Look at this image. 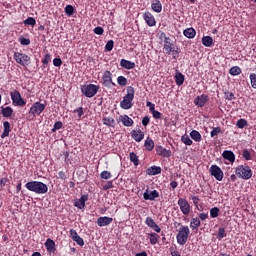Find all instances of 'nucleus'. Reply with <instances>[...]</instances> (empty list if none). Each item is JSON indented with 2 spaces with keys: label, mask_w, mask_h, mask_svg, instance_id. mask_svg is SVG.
<instances>
[{
  "label": "nucleus",
  "mask_w": 256,
  "mask_h": 256,
  "mask_svg": "<svg viewBox=\"0 0 256 256\" xmlns=\"http://www.w3.org/2000/svg\"><path fill=\"white\" fill-rule=\"evenodd\" d=\"M14 60L22 67H27V65H29V63L31 62V57H29V55L25 53L15 52Z\"/></svg>",
  "instance_id": "1a4fd4ad"
},
{
  "label": "nucleus",
  "mask_w": 256,
  "mask_h": 256,
  "mask_svg": "<svg viewBox=\"0 0 256 256\" xmlns=\"http://www.w3.org/2000/svg\"><path fill=\"white\" fill-rule=\"evenodd\" d=\"M160 39L164 40L163 51L166 55H172L173 59H179V48L175 49V44L173 40L165 34V32H161Z\"/></svg>",
  "instance_id": "f257e3e1"
},
{
  "label": "nucleus",
  "mask_w": 256,
  "mask_h": 256,
  "mask_svg": "<svg viewBox=\"0 0 256 256\" xmlns=\"http://www.w3.org/2000/svg\"><path fill=\"white\" fill-rule=\"evenodd\" d=\"M144 147L146 151H152L153 149H155V142L153 141V139H151V137H148L145 140Z\"/></svg>",
  "instance_id": "2f4dec72"
},
{
  "label": "nucleus",
  "mask_w": 256,
  "mask_h": 256,
  "mask_svg": "<svg viewBox=\"0 0 256 256\" xmlns=\"http://www.w3.org/2000/svg\"><path fill=\"white\" fill-rule=\"evenodd\" d=\"M235 173L239 179H244L245 181L253 177V170L247 165H238L235 169Z\"/></svg>",
  "instance_id": "20e7f679"
},
{
  "label": "nucleus",
  "mask_w": 256,
  "mask_h": 256,
  "mask_svg": "<svg viewBox=\"0 0 256 256\" xmlns=\"http://www.w3.org/2000/svg\"><path fill=\"white\" fill-rule=\"evenodd\" d=\"M102 85L106 89H111V87H117V84L113 82V74L109 70H105L102 75Z\"/></svg>",
  "instance_id": "0eeeda50"
},
{
  "label": "nucleus",
  "mask_w": 256,
  "mask_h": 256,
  "mask_svg": "<svg viewBox=\"0 0 256 256\" xmlns=\"http://www.w3.org/2000/svg\"><path fill=\"white\" fill-rule=\"evenodd\" d=\"M19 43H20V45H25V46L31 45V39L25 38V37H20Z\"/></svg>",
  "instance_id": "864d4df0"
},
{
  "label": "nucleus",
  "mask_w": 256,
  "mask_h": 256,
  "mask_svg": "<svg viewBox=\"0 0 256 256\" xmlns=\"http://www.w3.org/2000/svg\"><path fill=\"white\" fill-rule=\"evenodd\" d=\"M45 247L48 253H54L55 251V241L53 239L48 238L45 242Z\"/></svg>",
  "instance_id": "c85d7f7f"
},
{
  "label": "nucleus",
  "mask_w": 256,
  "mask_h": 256,
  "mask_svg": "<svg viewBox=\"0 0 256 256\" xmlns=\"http://www.w3.org/2000/svg\"><path fill=\"white\" fill-rule=\"evenodd\" d=\"M120 121H122L124 127H133V119L127 115L120 116Z\"/></svg>",
  "instance_id": "7c9ffc66"
},
{
  "label": "nucleus",
  "mask_w": 256,
  "mask_h": 256,
  "mask_svg": "<svg viewBox=\"0 0 256 256\" xmlns=\"http://www.w3.org/2000/svg\"><path fill=\"white\" fill-rule=\"evenodd\" d=\"M109 189H113V181H107L103 186V191H109Z\"/></svg>",
  "instance_id": "052dcab7"
},
{
  "label": "nucleus",
  "mask_w": 256,
  "mask_h": 256,
  "mask_svg": "<svg viewBox=\"0 0 256 256\" xmlns=\"http://www.w3.org/2000/svg\"><path fill=\"white\" fill-rule=\"evenodd\" d=\"M159 197V192L157 190L149 191V189H146L143 198L145 201H155Z\"/></svg>",
  "instance_id": "4468645a"
},
{
  "label": "nucleus",
  "mask_w": 256,
  "mask_h": 256,
  "mask_svg": "<svg viewBox=\"0 0 256 256\" xmlns=\"http://www.w3.org/2000/svg\"><path fill=\"white\" fill-rule=\"evenodd\" d=\"M249 79H250V84H251L252 89H256V74L251 73L249 75Z\"/></svg>",
  "instance_id": "de8ad7c7"
},
{
  "label": "nucleus",
  "mask_w": 256,
  "mask_h": 256,
  "mask_svg": "<svg viewBox=\"0 0 256 256\" xmlns=\"http://www.w3.org/2000/svg\"><path fill=\"white\" fill-rule=\"evenodd\" d=\"M150 121H151V118H149V116H145V117H143V119H142V125H143L144 127H147V125H149Z\"/></svg>",
  "instance_id": "774afa93"
},
{
  "label": "nucleus",
  "mask_w": 256,
  "mask_h": 256,
  "mask_svg": "<svg viewBox=\"0 0 256 256\" xmlns=\"http://www.w3.org/2000/svg\"><path fill=\"white\" fill-rule=\"evenodd\" d=\"M112 175L111 172L104 170L100 173V179H111Z\"/></svg>",
  "instance_id": "09e8293b"
},
{
  "label": "nucleus",
  "mask_w": 256,
  "mask_h": 256,
  "mask_svg": "<svg viewBox=\"0 0 256 256\" xmlns=\"http://www.w3.org/2000/svg\"><path fill=\"white\" fill-rule=\"evenodd\" d=\"M145 223L147 227H150V229H153L155 233H161V227H159V225L155 223V220H153V218L147 217L145 220Z\"/></svg>",
  "instance_id": "a211bd4d"
},
{
  "label": "nucleus",
  "mask_w": 256,
  "mask_h": 256,
  "mask_svg": "<svg viewBox=\"0 0 256 256\" xmlns=\"http://www.w3.org/2000/svg\"><path fill=\"white\" fill-rule=\"evenodd\" d=\"M127 94L123 97V100L120 102L121 109H131L133 107V99H135V88L133 86H128Z\"/></svg>",
  "instance_id": "7ed1b4c3"
},
{
  "label": "nucleus",
  "mask_w": 256,
  "mask_h": 256,
  "mask_svg": "<svg viewBox=\"0 0 256 256\" xmlns=\"http://www.w3.org/2000/svg\"><path fill=\"white\" fill-rule=\"evenodd\" d=\"M191 230H189V226H181L176 235V240L178 245H185L189 239V235Z\"/></svg>",
  "instance_id": "39448f33"
},
{
  "label": "nucleus",
  "mask_w": 256,
  "mask_h": 256,
  "mask_svg": "<svg viewBox=\"0 0 256 256\" xmlns=\"http://www.w3.org/2000/svg\"><path fill=\"white\" fill-rule=\"evenodd\" d=\"M73 241H75V243H77V245H79L80 247H83V245H85V241L79 235Z\"/></svg>",
  "instance_id": "680f3d73"
},
{
  "label": "nucleus",
  "mask_w": 256,
  "mask_h": 256,
  "mask_svg": "<svg viewBox=\"0 0 256 256\" xmlns=\"http://www.w3.org/2000/svg\"><path fill=\"white\" fill-rule=\"evenodd\" d=\"M42 63L43 65H49L51 63V54H45Z\"/></svg>",
  "instance_id": "6e6d98bb"
},
{
  "label": "nucleus",
  "mask_w": 256,
  "mask_h": 256,
  "mask_svg": "<svg viewBox=\"0 0 256 256\" xmlns=\"http://www.w3.org/2000/svg\"><path fill=\"white\" fill-rule=\"evenodd\" d=\"M120 67L123 69H135V62H131L129 60L121 59L120 61Z\"/></svg>",
  "instance_id": "393cba45"
},
{
  "label": "nucleus",
  "mask_w": 256,
  "mask_h": 256,
  "mask_svg": "<svg viewBox=\"0 0 256 256\" xmlns=\"http://www.w3.org/2000/svg\"><path fill=\"white\" fill-rule=\"evenodd\" d=\"M102 121L104 125H107V127H113L115 125V119L112 117L103 118Z\"/></svg>",
  "instance_id": "58836bf2"
},
{
  "label": "nucleus",
  "mask_w": 256,
  "mask_h": 256,
  "mask_svg": "<svg viewBox=\"0 0 256 256\" xmlns=\"http://www.w3.org/2000/svg\"><path fill=\"white\" fill-rule=\"evenodd\" d=\"M224 237H227V233H225V228H219L217 239L221 240L224 239Z\"/></svg>",
  "instance_id": "3c124183"
},
{
  "label": "nucleus",
  "mask_w": 256,
  "mask_h": 256,
  "mask_svg": "<svg viewBox=\"0 0 256 256\" xmlns=\"http://www.w3.org/2000/svg\"><path fill=\"white\" fill-rule=\"evenodd\" d=\"M209 99V95L202 94L194 98V105H196V107L203 108L207 103H209Z\"/></svg>",
  "instance_id": "ddd939ff"
},
{
  "label": "nucleus",
  "mask_w": 256,
  "mask_h": 256,
  "mask_svg": "<svg viewBox=\"0 0 256 256\" xmlns=\"http://www.w3.org/2000/svg\"><path fill=\"white\" fill-rule=\"evenodd\" d=\"M183 35L186 36L187 39H195V35H197V31H195L193 27H190L183 31Z\"/></svg>",
  "instance_id": "c756f323"
},
{
  "label": "nucleus",
  "mask_w": 256,
  "mask_h": 256,
  "mask_svg": "<svg viewBox=\"0 0 256 256\" xmlns=\"http://www.w3.org/2000/svg\"><path fill=\"white\" fill-rule=\"evenodd\" d=\"M155 151L157 155H159V157H167V158L171 157V150H167L163 148V146L161 145H156Z\"/></svg>",
  "instance_id": "6ab92c4d"
},
{
  "label": "nucleus",
  "mask_w": 256,
  "mask_h": 256,
  "mask_svg": "<svg viewBox=\"0 0 256 256\" xmlns=\"http://www.w3.org/2000/svg\"><path fill=\"white\" fill-rule=\"evenodd\" d=\"M59 129H63V122L56 121L51 129V133H56Z\"/></svg>",
  "instance_id": "a19ab883"
},
{
  "label": "nucleus",
  "mask_w": 256,
  "mask_h": 256,
  "mask_svg": "<svg viewBox=\"0 0 256 256\" xmlns=\"http://www.w3.org/2000/svg\"><path fill=\"white\" fill-rule=\"evenodd\" d=\"M148 235L150 237V244L151 245H157V243H159V239H160L159 234L153 232V233H150Z\"/></svg>",
  "instance_id": "f704fd0d"
},
{
  "label": "nucleus",
  "mask_w": 256,
  "mask_h": 256,
  "mask_svg": "<svg viewBox=\"0 0 256 256\" xmlns=\"http://www.w3.org/2000/svg\"><path fill=\"white\" fill-rule=\"evenodd\" d=\"M151 9L154 13H161L163 11V4L159 0H152Z\"/></svg>",
  "instance_id": "412c9836"
},
{
  "label": "nucleus",
  "mask_w": 256,
  "mask_h": 256,
  "mask_svg": "<svg viewBox=\"0 0 256 256\" xmlns=\"http://www.w3.org/2000/svg\"><path fill=\"white\" fill-rule=\"evenodd\" d=\"M223 159H226V161H229L230 163H235V153L231 150H225L222 153Z\"/></svg>",
  "instance_id": "4be33fe9"
},
{
  "label": "nucleus",
  "mask_w": 256,
  "mask_h": 256,
  "mask_svg": "<svg viewBox=\"0 0 256 256\" xmlns=\"http://www.w3.org/2000/svg\"><path fill=\"white\" fill-rule=\"evenodd\" d=\"M64 11L68 17H72L73 13H75V8L72 5H66Z\"/></svg>",
  "instance_id": "37998d69"
},
{
  "label": "nucleus",
  "mask_w": 256,
  "mask_h": 256,
  "mask_svg": "<svg viewBox=\"0 0 256 256\" xmlns=\"http://www.w3.org/2000/svg\"><path fill=\"white\" fill-rule=\"evenodd\" d=\"M229 73H230V75L235 77L237 75H241V69L239 68V66H234V67L230 68Z\"/></svg>",
  "instance_id": "79ce46f5"
},
{
  "label": "nucleus",
  "mask_w": 256,
  "mask_h": 256,
  "mask_svg": "<svg viewBox=\"0 0 256 256\" xmlns=\"http://www.w3.org/2000/svg\"><path fill=\"white\" fill-rule=\"evenodd\" d=\"M78 236H79V234L77 233V230H75V229L70 230V237H71L72 241H74Z\"/></svg>",
  "instance_id": "0e129e2a"
},
{
  "label": "nucleus",
  "mask_w": 256,
  "mask_h": 256,
  "mask_svg": "<svg viewBox=\"0 0 256 256\" xmlns=\"http://www.w3.org/2000/svg\"><path fill=\"white\" fill-rule=\"evenodd\" d=\"M219 133H223L221 128L220 127H214L212 129V131L210 132V137H212V139H218Z\"/></svg>",
  "instance_id": "e433bc0d"
},
{
  "label": "nucleus",
  "mask_w": 256,
  "mask_h": 256,
  "mask_svg": "<svg viewBox=\"0 0 256 256\" xmlns=\"http://www.w3.org/2000/svg\"><path fill=\"white\" fill-rule=\"evenodd\" d=\"M152 115H153L154 119H161V117H163V114L157 110H154L152 112Z\"/></svg>",
  "instance_id": "338daca9"
},
{
  "label": "nucleus",
  "mask_w": 256,
  "mask_h": 256,
  "mask_svg": "<svg viewBox=\"0 0 256 256\" xmlns=\"http://www.w3.org/2000/svg\"><path fill=\"white\" fill-rule=\"evenodd\" d=\"M209 173L212 177H214V179H216V181H223V177L225 174L218 165H212L209 168Z\"/></svg>",
  "instance_id": "9b49d317"
},
{
  "label": "nucleus",
  "mask_w": 256,
  "mask_h": 256,
  "mask_svg": "<svg viewBox=\"0 0 256 256\" xmlns=\"http://www.w3.org/2000/svg\"><path fill=\"white\" fill-rule=\"evenodd\" d=\"M178 206L180 208L181 213H183V215H189V213H191V205L189 204L187 199L179 198Z\"/></svg>",
  "instance_id": "f8f14e48"
},
{
  "label": "nucleus",
  "mask_w": 256,
  "mask_h": 256,
  "mask_svg": "<svg viewBox=\"0 0 256 256\" xmlns=\"http://www.w3.org/2000/svg\"><path fill=\"white\" fill-rule=\"evenodd\" d=\"M161 174V167L160 166H151L146 170V175H159Z\"/></svg>",
  "instance_id": "bb28decb"
},
{
  "label": "nucleus",
  "mask_w": 256,
  "mask_h": 256,
  "mask_svg": "<svg viewBox=\"0 0 256 256\" xmlns=\"http://www.w3.org/2000/svg\"><path fill=\"white\" fill-rule=\"evenodd\" d=\"M99 89H101L99 85L87 84L81 87V93L84 94L85 97L91 99V97H95V95H97Z\"/></svg>",
  "instance_id": "423d86ee"
},
{
  "label": "nucleus",
  "mask_w": 256,
  "mask_h": 256,
  "mask_svg": "<svg viewBox=\"0 0 256 256\" xmlns=\"http://www.w3.org/2000/svg\"><path fill=\"white\" fill-rule=\"evenodd\" d=\"M129 159L135 167H137V165H139V156H137V154L135 152H130Z\"/></svg>",
  "instance_id": "c9c22d12"
},
{
  "label": "nucleus",
  "mask_w": 256,
  "mask_h": 256,
  "mask_svg": "<svg viewBox=\"0 0 256 256\" xmlns=\"http://www.w3.org/2000/svg\"><path fill=\"white\" fill-rule=\"evenodd\" d=\"M86 201H89V195H82L80 199L75 201L74 207H77L78 209H85Z\"/></svg>",
  "instance_id": "aec40b11"
},
{
  "label": "nucleus",
  "mask_w": 256,
  "mask_h": 256,
  "mask_svg": "<svg viewBox=\"0 0 256 256\" xmlns=\"http://www.w3.org/2000/svg\"><path fill=\"white\" fill-rule=\"evenodd\" d=\"M202 45H204V47H212L213 46V38L211 36H204L202 38Z\"/></svg>",
  "instance_id": "72a5a7b5"
},
{
  "label": "nucleus",
  "mask_w": 256,
  "mask_h": 256,
  "mask_svg": "<svg viewBox=\"0 0 256 256\" xmlns=\"http://www.w3.org/2000/svg\"><path fill=\"white\" fill-rule=\"evenodd\" d=\"M10 97L14 105H16L17 107H25V105H27V102L23 99V97L21 96V92H19L18 90H14L13 92H11Z\"/></svg>",
  "instance_id": "9d476101"
},
{
  "label": "nucleus",
  "mask_w": 256,
  "mask_h": 256,
  "mask_svg": "<svg viewBox=\"0 0 256 256\" xmlns=\"http://www.w3.org/2000/svg\"><path fill=\"white\" fill-rule=\"evenodd\" d=\"M190 137H191V139H193V141H196V143H201L202 137H201V133H199V131L192 130L190 132Z\"/></svg>",
  "instance_id": "473e14b6"
},
{
  "label": "nucleus",
  "mask_w": 256,
  "mask_h": 256,
  "mask_svg": "<svg viewBox=\"0 0 256 256\" xmlns=\"http://www.w3.org/2000/svg\"><path fill=\"white\" fill-rule=\"evenodd\" d=\"M3 133L1 134V139H5V137H9V134L11 133V124L9 121L3 122Z\"/></svg>",
  "instance_id": "5701e85b"
},
{
  "label": "nucleus",
  "mask_w": 256,
  "mask_h": 256,
  "mask_svg": "<svg viewBox=\"0 0 256 256\" xmlns=\"http://www.w3.org/2000/svg\"><path fill=\"white\" fill-rule=\"evenodd\" d=\"M198 219L200 221H207V219H209V212H207V213L203 212V213L198 214Z\"/></svg>",
  "instance_id": "4d7b16f0"
},
{
  "label": "nucleus",
  "mask_w": 256,
  "mask_h": 256,
  "mask_svg": "<svg viewBox=\"0 0 256 256\" xmlns=\"http://www.w3.org/2000/svg\"><path fill=\"white\" fill-rule=\"evenodd\" d=\"M181 141H182V143H184V145H187V146L193 145V140H191V138H189V135L187 133L182 135Z\"/></svg>",
  "instance_id": "4c0bfd02"
},
{
  "label": "nucleus",
  "mask_w": 256,
  "mask_h": 256,
  "mask_svg": "<svg viewBox=\"0 0 256 256\" xmlns=\"http://www.w3.org/2000/svg\"><path fill=\"white\" fill-rule=\"evenodd\" d=\"M24 25H31V27H35V25H37V20L33 17H28L24 20Z\"/></svg>",
  "instance_id": "a18cd8bd"
},
{
  "label": "nucleus",
  "mask_w": 256,
  "mask_h": 256,
  "mask_svg": "<svg viewBox=\"0 0 256 256\" xmlns=\"http://www.w3.org/2000/svg\"><path fill=\"white\" fill-rule=\"evenodd\" d=\"M210 217L212 219H215V218L219 217V208H217V207L211 208L210 209Z\"/></svg>",
  "instance_id": "49530a36"
},
{
  "label": "nucleus",
  "mask_w": 256,
  "mask_h": 256,
  "mask_svg": "<svg viewBox=\"0 0 256 256\" xmlns=\"http://www.w3.org/2000/svg\"><path fill=\"white\" fill-rule=\"evenodd\" d=\"M242 157L245 159V161H251V152H249L247 149L243 150Z\"/></svg>",
  "instance_id": "8fccbe9b"
},
{
  "label": "nucleus",
  "mask_w": 256,
  "mask_h": 256,
  "mask_svg": "<svg viewBox=\"0 0 256 256\" xmlns=\"http://www.w3.org/2000/svg\"><path fill=\"white\" fill-rule=\"evenodd\" d=\"M0 109H1L2 117L9 118L11 117V115H13V108H11V106H7V107L1 106Z\"/></svg>",
  "instance_id": "cd10ccee"
},
{
  "label": "nucleus",
  "mask_w": 256,
  "mask_h": 256,
  "mask_svg": "<svg viewBox=\"0 0 256 256\" xmlns=\"http://www.w3.org/2000/svg\"><path fill=\"white\" fill-rule=\"evenodd\" d=\"M117 83L120 87H125L128 83L127 79L125 76H118L117 77Z\"/></svg>",
  "instance_id": "c03bdc74"
},
{
  "label": "nucleus",
  "mask_w": 256,
  "mask_h": 256,
  "mask_svg": "<svg viewBox=\"0 0 256 256\" xmlns=\"http://www.w3.org/2000/svg\"><path fill=\"white\" fill-rule=\"evenodd\" d=\"M174 79H175V83H176V85H178V87H181V85H183V83H185V75H183L179 71H176Z\"/></svg>",
  "instance_id": "a878e982"
},
{
  "label": "nucleus",
  "mask_w": 256,
  "mask_h": 256,
  "mask_svg": "<svg viewBox=\"0 0 256 256\" xmlns=\"http://www.w3.org/2000/svg\"><path fill=\"white\" fill-rule=\"evenodd\" d=\"M224 97L227 101H233V99H235V94L233 92H225L224 93Z\"/></svg>",
  "instance_id": "5fc2aeb1"
},
{
  "label": "nucleus",
  "mask_w": 256,
  "mask_h": 256,
  "mask_svg": "<svg viewBox=\"0 0 256 256\" xmlns=\"http://www.w3.org/2000/svg\"><path fill=\"white\" fill-rule=\"evenodd\" d=\"M47 107V104H43L41 102H35L32 104V106L29 109V115L32 117H39L43 111H45V108Z\"/></svg>",
  "instance_id": "6e6552de"
},
{
  "label": "nucleus",
  "mask_w": 256,
  "mask_h": 256,
  "mask_svg": "<svg viewBox=\"0 0 256 256\" xmlns=\"http://www.w3.org/2000/svg\"><path fill=\"white\" fill-rule=\"evenodd\" d=\"M247 125H249V123L247 122V120H245L243 118L237 120V122H236V127H238V129H245V127H247Z\"/></svg>",
  "instance_id": "ea45409f"
},
{
  "label": "nucleus",
  "mask_w": 256,
  "mask_h": 256,
  "mask_svg": "<svg viewBox=\"0 0 256 256\" xmlns=\"http://www.w3.org/2000/svg\"><path fill=\"white\" fill-rule=\"evenodd\" d=\"M143 19L146 21L148 27H155L157 25V21L155 20V16L151 14V12H146L143 14Z\"/></svg>",
  "instance_id": "2eb2a0df"
},
{
  "label": "nucleus",
  "mask_w": 256,
  "mask_h": 256,
  "mask_svg": "<svg viewBox=\"0 0 256 256\" xmlns=\"http://www.w3.org/2000/svg\"><path fill=\"white\" fill-rule=\"evenodd\" d=\"M7 183H9V178L7 176L0 179V187L1 188L5 187V185H7Z\"/></svg>",
  "instance_id": "e2e57ef3"
},
{
  "label": "nucleus",
  "mask_w": 256,
  "mask_h": 256,
  "mask_svg": "<svg viewBox=\"0 0 256 256\" xmlns=\"http://www.w3.org/2000/svg\"><path fill=\"white\" fill-rule=\"evenodd\" d=\"M93 32L95 33V35H103V33H105V30L103 29V27L97 26L94 28Z\"/></svg>",
  "instance_id": "13d9d810"
},
{
  "label": "nucleus",
  "mask_w": 256,
  "mask_h": 256,
  "mask_svg": "<svg viewBox=\"0 0 256 256\" xmlns=\"http://www.w3.org/2000/svg\"><path fill=\"white\" fill-rule=\"evenodd\" d=\"M201 227V220L198 217L192 218L190 221V228L192 231H199Z\"/></svg>",
  "instance_id": "b1692460"
},
{
  "label": "nucleus",
  "mask_w": 256,
  "mask_h": 256,
  "mask_svg": "<svg viewBox=\"0 0 256 256\" xmlns=\"http://www.w3.org/2000/svg\"><path fill=\"white\" fill-rule=\"evenodd\" d=\"M73 113H77L79 119H81V117H83V113H84V112H83V107H79V108L75 109V110L73 111Z\"/></svg>",
  "instance_id": "69168bd1"
},
{
  "label": "nucleus",
  "mask_w": 256,
  "mask_h": 256,
  "mask_svg": "<svg viewBox=\"0 0 256 256\" xmlns=\"http://www.w3.org/2000/svg\"><path fill=\"white\" fill-rule=\"evenodd\" d=\"M26 189L28 191H32V193H36V195H45L47 191H49V187L47 184L41 181H30L25 184Z\"/></svg>",
  "instance_id": "f03ea898"
},
{
  "label": "nucleus",
  "mask_w": 256,
  "mask_h": 256,
  "mask_svg": "<svg viewBox=\"0 0 256 256\" xmlns=\"http://www.w3.org/2000/svg\"><path fill=\"white\" fill-rule=\"evenodd\" d=\"M113 47H115V42L113 40H109L105 45V50L113 51Z\"/></svg>",
  "instance_id": "603ef678"
},
{
  "label": "nucleus",
  "mask_w": 256,
  "mask_h": 256,
  "mask_svg": "<svg viewBox=\"0 0 256 256\" xmlns=\"http://www.w3.org/2000/svg\"><path fill=\"white\" fill-rule=\"evenodd\" d=\"M53 65L54 67H61V65H63V60H61V58H54Z\"/></svg>",
  "instance_id": "bf43d9fd"
},
{
  "label": "nucleus",
  "mask_w": 256,
  "mask_h": 256,
  "mask_svg": "<svg viewBox=\"0 0 256 256\" xmlns=\"http://www.w3.org/2000/svg\"><path fill=\"white\" fill-rule=\"evenodd\" d=\"M131 137L136 141V143H141L143 139H145V133L141 131V129L138 130H132L131 131Z\"/></svg>",
  "instance_id": "dca6fc26"
},
{
  "label": "nucleus",
  "mask_w": 256,
  "mask_h": 256,
  "mask_svg": "<svg viewBox=\"0 0 256 256\" xmlns=\"http://www.w3.org/2000/svg\"><path fill=\"white\" fill-rule=\"evenodd\" d=\"M96 223L98 227H107L108 225H111V223H113V218L108 216H102L97 219Z\"/></svg>",
  "instance_id": "f3484780"
}]
</instances>
